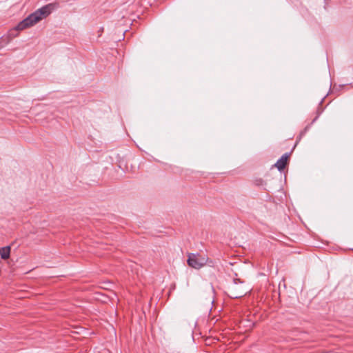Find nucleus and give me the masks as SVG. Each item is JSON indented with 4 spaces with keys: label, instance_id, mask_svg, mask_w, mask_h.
<instances>
[{
    "label": "nucleus",
    "instance_id": "1",
    "mask_svg": "<svg viewBox=\"0 0 353 353\" xmlns=\"http://www.w3.org/2000/svg\"><path fill=\"white\" fill-rule=\"evenodd\" d=\"M59 7V4L57 2L48 3L38 10L33 13L30 14L28 17L21 21L16 27L17 30H23L27 28L34 26L43 19L46 18L50 15L54 10H57Z\"/></svg>",
    "mask_w": 353,
    "mask_h": 353
},
{
    "label": "nucleus",
    "instance_id": "2",
    "mask_svg": "<svg viewBox=\"0 0 353 353\" xmlns=\"http://www.w3.org/2000/svg\"><path fill=\"white\" fill-rule=\"evenodd\" d=\"M228 294L232 299H237L243 296L248 292V290L245 288L243 282L239 279L234 280L232 284L228 287Z\"/></svg>",
    "mask_w": 353,
    "mask_h": 353
},
{
    "label": "nucleus",
    "instance_id": "3",
    "mask_svg": "<svg viewBox=\"0 0 353 353\" xmlns=\"http://www.w3.org/2000/svg\"><path fill=\"white\" fill-rule=\"evenodd\" d=\"M206 261L205 257L201 256L199 254L194 253L189 254L187 261L188 265L195 269H200L204 266Z\"/></svg>",
    "mask_w": 353,
    "mask_h": 353
},
{
    "label": "nucleus",
    "instance_id": "4",
    "mask_svg": "<svg viewBox=\"0 0 353 353\" xmlns=\"http://www.w3.org/2000/svg\"><path fill=\"white\" fill-rule=\"evenodd\" d=\"M288 159L289 154L288 153L283 154L281 157L275 163V167H276L279 171L283 170L286 166Z\"/></svg>",
    "mask_w": 353,
    "mask_h": 353
},
{
    "label": "nucleus",
    "instance_id": "5",
    "mask_svg": "<svg viewBox=\"0 0 353 353\" xmlns=\"http://www.w3.org/2000/svg\"><path fill=\"white\" fill-rule=\"evenodd\" d=\"M10 247L6 246L0 248V255L1 259H8L10 257Z\"/></svg>",
    "mask_w": 353,
    "mask_h": 353
},
{
    "label": "nucleus",
    "instance_id": "6",
    "mask_svg": "<svg viewBox=\"0 0 353 353\" xmlns=\"http://www.w3.org/2000/svg\"><path fill=\"white\" fill-rule=\"evenodd\" d=\"M307 128H305V130H304L303 131H302V132L300 133V135H299V137H299V139H301V137L305 134V132H306V130H307Z\"/></svg>",
    "mask_w": 353,
    "mask_h": 353
},
{
    "label": "nucleus",
    "instance_id": "7",
    "mask_svg": "<svg viewBox=\"0 0 353 353\" xmlns=\"http://www.w3.org/2000/svg\"><path fill=\"white\" fill-rule=\"evenodd\" d=\"M3 47V45L0 44V50Z\"/></svg>",
    "mask_w": 353,
    "mask_h": 353
}]
</instances>
